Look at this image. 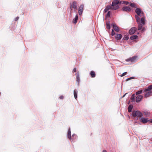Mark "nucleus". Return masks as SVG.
<instances>
[{
    "instance_id": "nucleus-1",
    "label": "nucleus",
    "mask_w": 152,
    "mask_h": 152,
    "mask_svg": "<svg viewBox=\"0 0 152 152\" xmlns=\"http://www.w3.org/2000/svg\"><path fill=\"white\" fill-rule=\"evenodd\" d=\"M135 12L137 15H135V18L138 24V30H140L142 28V26L145 24V18L144 16V13L141 11L140 8H137Z\"/></svg>"
},
{
    "instance_id": "nucleus-2",
    "label": "nucleus",
    "mask_w": 152,
    "mask_h": 152,
    "mask_svg": "<svg viewBox=\"0 0 152 152\" xmlns=\"http://www.w3.org/2000/svg\"><path fill=\"white\" fill-rule=\"evenodd\" d=\"M121 2L119 0H114L113 1L110 7L111 9L113 10H116L119 8V5H120Z\"/></svg>"
},
{
    "instance_id": "nucleus-3",
    "label": "nucleus",
    "mask_w": 152,
    "mask_h": 152,
    "mask_svg": "<svg viewBox=\"0 0 152 152\" xmlns=\"http://www.w3.org/2000/svg\"><path fill=\"white\" fill-rule=\"evenodd\" d=\"M152 85L149 86L148 87L145 88L144 90V91L146 92L145 94V96L146 97H148L152 95Z\"/></svg>"
},
{
    "instance_id": "nucleus-4",
    "label": "nucleus",
    "mask_w": 152,
    "mask_h": 152,
    "mask_svg": "<svg viewBox=\"0 0 152 152\" xmlns=\"http://www.w3.org/2000/svg\"><path fill=\"white\" fill-rule=\"evenodd\" d=\"M140 121L143 124H146L148 122H149V119L148 118L145 117H142L140 119Z\"/></svg>"
},
{
    "instance_id": "nucleus-5",
    "label": "nucleus",
    "mask_w": 152,
    "mask_h": 152,
    "mask_svg": "<svg viewBox=\"0 0 152 152\" xmlns=\"http://www.w3.org/2000/svg\"><path fill=\"white\" fill-rule=\"evenodd\" d=\"M137 56H133L131 58L126 59V61L127 62L131 61V62L134 63L136 61Z\"/></svg>"
},
{
    "instance_id": "nucleus-6",
    "label": "nucleus",
    "mask_w": 152,
    "mask_h": 152,
    "mask_svg": "<svg viewBox=\"0 0 152 152\" xmlns=\"http://www.w3.org/2000/svg\"><path fill=\"white\" fill-rule=\"evenodd\" d=\"M137 30V28L135 27L132 28L129 31V33L130 34H134Z\"/></svg>"
},
{
    "instance_id": "nucleus-7",
    "label": "nucleus",
    "mask_w": 152,
    "mask_h": 152,
    "mask_svg": "<svg viewBox=\"0 0 152 152\" xmlns=\"http://www.w3.org/2000/svg\"><path fill=\"white\" fill-rule=\"evenodd\" d=\"M142 98L143 96L142 95H137L136 98V102L137 103L140 102L142 99Z\"/></svg>"
},
{
    "instance_id": "nucleus-8",
    "label": "nucleus",
    "mask_w": 152,
    "mask_h": 152,
    "mask_svg": "<svg viewBox=\"0 0 152 152\" xmlns=\"http://www.w3.org/2000/svg\"><path fill=\"white\" fill-rule=\"evenodd\" d=\"M77 3L76 1H74L72 4L70 6V8L71 10H72V8H74L75 9L77 10V5H76Z\"/></svg>"
},
{
    "instance_id": "nucleus-9",
    "label": "nucleus",
    "mask_w": 152,
    "mask_h": 152,
    "mask_svg": "<svg viewBox=\"0 0 152 152\" xmlns=\"http://www.w3.org/2000/svg\"><path fill=\"white\" fill-rule=\"evenodd\" d=\"M84 8V5L81 4L80 6L78 9V12L80 15H81L83 12Z\"/></svg>"
},
{
    "instance_id": "nucleus-10",
    "label": "nucleus",
    "mask_w": 152,
    "mask_h": 152,
    "mask_svg": "<svg viewBox=\"0 0 152 152\" xmlns=\"http://www.w3.org/2000/svg\"><path fill=\"white\" fill-rule=\"evenodd\" d=\"M122 10L123 11L129 12L131 11V9L129 7L125 6L123 7Z\"/></svg>"
},
{
    "instance_id": "nucleus-11",
    "label": "nucleus",
    "mask_w": 152,
    "mask_h": 152,
    "mask_svg": "<svg viewBox=\"0 0 152 152\" xmlns=\"http://www.w3.org/2000/svg\"><path fill=\"white\" fill-rule=\"evenodd\" d=\"M122 36L120 34H115V39L117 40H119L122 38Z\"/></svg>"
},
{
    "instance_id": "nucleus-12",
    "label": "nucleus",
    "mask_w": 152,
    "mask_h": 152,
    "mask_svg": "<svg viewBox=\"0 0 152 152\" xmlns=\"http://www.w3.org/2000/svg\"><path fill=\"white\" fill-rule=\"evenodd\" d=\"M113 29H114V30L115 31H116L117 32L119 31V29L118 27L115 24H113Z\"/></svg>"
},
{
    "instance_id": "nucleus-13",
    "label": "nucleus",
    "mask_w": 152,
    "mask_h": 152,
    "mask_svg": "<svg viewBox=\"0 0 152 152\" xmlns=\"http://www.w3.org/2000/svg\"><path fill=\"white\" fill-rule=\"evenodd\" d=\"M110 9H111V7L110 5H108L106 6L104 10V13H106Z\"/></svg>"
},
{
    "instance_id": "nucleus-14",
    "label": "nucleus",
    "mask_w": 152,
    "mask_h": 152,
    "mask_svg": "<svg viewBox=\"0 0 152 152\" xmlns=\"http://www.w3.org/2000/svg\"><path fill=\"white\" fill-rule=\"evenodd\" d=\"M67 136L68 138L71 140V132L70 128H69V129L67 133Z\"/></svg>"
},
{
    "instance_id": "nucleus-15",
    "label": "nucleus",
    "mask_w": 152,
    "mask_h": 152,
    "mask_svg": "<svg viewBox=\"0 0 152 152\" xmlns=\"http://www.w3.org/2000/svg\"><path fill=\"white\" fill-rule=\"evenodd\" d=\"M135 94H133L131 96L130 101L132 102H134L135 101Z\"/></svg>"
},
{
    "instance_id": "nucleus-16",
    "label": "nucleus",
    "mask_w": 152,
    "mask_h": 152,
    "mask_svg": "<svg viewBox=\"0 0 152 152\" xmlns=\"http://www.w3.org/2000/svg\"><path fill=\"white\" fill-rule=\"evenodd\" d=\"M78 19V15H76L75 17V18L73 20V22L74 23H76L77 22V20Z\"/></svg>"
},
{
    "instance_id": "nucleus-17",
    "label": "nucleus",
    "mask_w": 152,
    "mask_h": 152,
    "mask_svg": "<svg viewBox=\"0 0 152 152\" xmlns=\"http://www.w3.org/2000/svg\"><path fill=\"white\" fill-rule=\"evenodd\" d=\"M77 91L76 89H75L74 91V95L75 98V99H77Z\"/></svg>"
},
{
    "instance_id": "nucleus-18",
    "label": "nucleus",
    "mask_w": 152,
    "mask_h": 152,
    "mask_svg": "<svg viewBox=\"0 0 152 152\" xmlns=\"http://www.w3.org/2000/svg\"><path fill=\"white\" fill-rule=\"evenodd\" d=\"M133 107V106L132 105H129L128 108V110L129 112L130 113L131 112Z\"/></svg>"
},
{
    "instance_id": "nucleus-19",
    "label": "nucleus",
    "mask_w": 152,
    "mask_h": 152,
    "mask_svg": "<svg viewBox=\"0 0 152 152\" xmlns=\"http://www.w3.org/2000/svg\"><path fill=\"white\" fill-rule=\"evenodd\" d=\"M138 37V36L136 35L132 36L130 37V39L131 40H133L136 39Z\"/></svg>"
},
{
    "instance_id": "nucleus-20",
    "label": "nucleus",
    "mask_w": 152,
    "mask_h": 152,
    "mask_svg": "<svg viewBox=\"0 0 152 152\" xmlns=\"http://www.w3.org/2000/svg\"><path fill=\"white\" fill-rule=\"evenodd\" d=\"M92 77H95L96 74L94 72L92 71L90 73Z\"/></svg>"
},
{
    "instance_id": "nucleus-21",
    "label": "nucleus",
    "mask_w": 152,
    "mask_h": 152,
    "mask_svg": "<svg viewBox=\"0 0 152 152\" xmlns=\"http://www.w3.org/2000/svg\"><path fill=\"white\" fill-rule=\"evenodd\" d=\"M76 79L77 81L78 82V85H79V83L80 81V78L79 77V75L78 74L76 76Z\"/></svg>"
},
{
    "instance_id": "nucleus-22",
    "label": "nucleus",
    "mask_w": 152,
    "mask_h": 152,
    "mask_svg": "<svg viewBox=\"0 0 152 152\" xmlns=\"http://www.w3.org/2000/svg\"><path fill=\"white\" fill-rule=\"evenodd\" d=\"M106 27L108 29H109L110 28V22H107L106 23Z\"/></svg>"
},
{
    "instance_id": "nucleus-23",
    "label": "nucleus",
    "mask_w": 152,
    "mask_h": 152,
    "mask_svg": "<svg viewBox=\"0 0 152 152\" xmlns=\"http://www.w3.org/2000/svg\"><path fill=\"white\" fill-rule=\"evenodd\" d=\"M130 5L132 7L136 8L137 7L136 4L134 3H131L130 4Z\"/></svg>"
},
{
    "instance_id": "nucleus-24",
    "label": "nucleus",
    "mask_w": 152,
    "mask_h": 152,
    "mask_svg": "<svg viewBox=\"0 0 152 152\" xmlns=\"http://www.w3.org/2000/svg\"><path fill=\"white\" fill-rule=\"evenodd\" d=\"M132 114H142V113L139 111H136L134 113H133Z\"/></svg>"
},
{
    "instance_id": "nucleus-25",
    "label": "nucleus",
    "mask_w": 152,
    "mask_h": 152,
    "mask_svg": "<svg viewBox=\"0 0 152 152\" xmlns=\"http://www.w3.org/2000/svg\"><path fill=\"white\" fill-rule=\"evenodd\" d=\"M142 92V91L141 90L138 91L136 92V94L137 95H138V94H141Z\"/></svg>"
},
{
    "instance_id": "nucleus-26",
    "label": "nucleus",
    "mask_w": 152,
    "mask_h": 152,
    "mask_svg": "<svg viewBox=\"0 0 152 152\" xmlns=\"http://www.w3.org/2000/svg\"><path fill=\"white\" fill-rule=\"evenodd\" d=\"M111 14V12L110 11H108L107 13V14L106 17H110V15Z\"/></svg>"
},
{
    "instance_id": "nucleus-27",
    "label": "nucleus",
    "mask_w": 152,
    "mask_h": 152,
    "mask_svg": "<svg viewBox=\"0 0 152 152\" xmlns=\"http://www.w3.org/2000/svg\"><path fill=\"white\" fill-rule=\"evenodd\" d=\"M77 136L76 134H73L72 135V138H71V140L72 139V138L74 139H75L77 138Z\"/></svg>"
},
{
    "instance_id": "nucleus-28",
    "label": "nucleus",
    "mask_w": 152,
    "mask_h": 152,
    "mask_svg": "<svg viewBox=\"0 0 152 152\" xmlns=\"http://www.w3.org/2000/svg\"><path fill=\"white\" fill-rule=\"evenodd\" d=\"M133 117H135L136 116L137 117H141L143 115H132Z\"/></svg>"
},
{
    "instance_id": "nucleus-29",
    "label": "nucleus",
    "mask_w": 152,
    "mask_h": 152,
    "mask_svg": "<svg viewBox=\"0 0 152 152\" xmlns=\"http://www.w3.org/2000/svg\"><path fill=\"white\" fill-rule=\"evenodd\" d=\"M129 39V37L128 36H125L124 38L123 39L124 40H127Z\"/></svg>"
},
{
    "instance_id": "nucleus-30",
    "label": "nucleus",
    "mask_w": 152,
    "mask_h": 152,
    "mask_svg": "<svg viewBox=\"0 0 152 152\" xmlns=\"http://www.w3.org/2000/svg\"><path fill=\"white\" fill-rule=\"evenodd\" d=\"M140 30H141V31L142 32H144L145 30V28L144 27L142 28V26Z\"/></svg>"
},
{
    "instance_id": "nucleus-31",
    "label": "nucleus",
    "mask_w": 152,
    "mask_h": 152,
    "mask_svg": "<svg viewBox=\"0 0 152 152\" xmlns=\"http://www.w3.org/2000/svg\"><path fill=\"white\" fill-rule=\"evenodd\" d=\"M115 34V32H114V30H113V29H112V32H111V35H112V36H113Z\"/></svg>"
},
{
    "instance_id": "nucleus-32",
    "label": "nucleus",
    "mask_w": 152,
    "mask_h": 152,
    "mask_svg": "<svg viewBox=\"0 0 152 152\" xmlns=\"http://www.w3.org/2000/svg\"><path fill=\"white\" fill-rule=\"evenodd\" d=\"M134 77H132L127 79L126 80H129L130 79H134Z\"/></svg>"
},
{
    "instance_id": "nucleus-33",
    "label": "nucleus",
    "mask_w": 152,
    "mask_h": 152,
    "mask_svg": "<svg viewBox=\"0 0 152 152\" xmlns=\"http://www.w3.org/2000/svg\"><path fill=\"white\" fill-rule=\"evenodd\" d=\"M127 73V72H125L123 73L122 74V75H121V77H122L123 76H124L126 75V74Z\"/></svg>"
},
{
    "instance_id": "nucleus-34",
    "label": "nucleus",
    "mask_w": 152,
    "mask_h": 152,
    "mask_svg": "<svg viewBox=\"0 0 152 152\" xmlns=\"http://www.w3.org/2000/svg\"><path fill=\"white\" fill-rule=\"evenodd\" d=\"M144 114H150V113H148V112L147 111H145L144 112Z\"/></svg>"
},
{
    "instance_id": "nucleus-35",
    "label": "nucleus",
    "mask_w": 152,
    "mask_h": 152,
    "mask_svg": "<svg viewBox=\"0 0 152 152\" xmlns=\"http://www.w3.org/2000/svg\"><path fill=\"white\" fill-rule=\"evenodd\" d=\"M19 17H17L15 19V20L17 21L18 20Z\"/></svg>"
},
{
    "instance_id": "nucleus-36",
    "label": "nucleus",
    "mask_w": 152,
    "mask_h": 152,
    "mask_svg": "<svg viewBox=\"0 0 152 152\" xmlns=\"http://www.w3.org/2000/svg\"><path fill=\"white\" fill-rule=\"evenodd\" d=\"M59 98L61 99H62L64 98V96H60Z\"/></svg>"
},
{
    "instance_id": "nucleus-37",
    "label": "nucleus",
    "mask_w": 152,
    "mask_h": 152,
    "mask_svg": "<svg viewBox=\"0 0 152 152\" xmlns=\"http://www.w3.org/2000/svg\"><path fill=\"white\" fill-rule=\"evenodd\" d=\"M149 122L150 124L152 123V119H149Z\"/></svg>"
},
{
    "instance_id": "nucleus-38",
    "label": "nucleus",
    "mask_w": 152,
    "mask_h": 152,
    "mask_svg": "<svg viewBox=\"0 0 152 152\" xmlns=\"http://www.w3.org/2000/svg\"><path fill=\"white\" fill-rule=\"evenodd\" d=\"M76 68H75L73 71H72V72H76Z\"/></svg>"
},
{
    "instance_id": "nucleus-39",
    "label": "nucleus",
    "mask_w": 152,
    "mask_h": 152,
    "mask_svg": "<svg viewBox=\"0 0 152 152\" xmlns=\"http://www.w3.org/2000/svg\"><path fill=\"white\" fill-rule=\"evenodd\" d=\"M125 3L126 5H127V4H129V2L128 1H125Z\"/></svg>"
},
{
    "instance_id": "nucleus-40",
    "label": "nucleus",
    "mask_w": 152,
    "mask_h": 152,
    "mask_svg": "<svg viewBox=\"0 0 152 152\" xmlns=\"http://www.w3.org/2000/svg\"><path fill=\"white\" fill-rule=\"evenodd\" d=\"M102 152H107V151L105 150H104Z\"/></svg>"
},
{
    "instance_id": "nucleus-41",
    "label": "nucleus",
    "mask_w": 152,
    "mask_h": 152,
    "mask_svg": "<svg viewBox=\"0 0 152 152\" xmlns=\"http://www.w3.org/2000/svg\"><path fill=\"white\" fill-rule=\"evenodd\" d=\"M126 93L122 97H124L126 95Z\"/></svg>"
},
{
    "instance_id": "nucleus-42",
    "label": "nucleus",
    "mask_w": 152,
    "mask_h": 152,
    "mask_svg": "<svg viewBox=\"0 0 152 152\" xmlns=\"http://www.w3.org/2000/svg\"><path fill=\"white\" fill-rule=\"evenodd\" d=\"M127 117H128V118H130V116L129 115H127Z\"/></svg>"
}]
</instances>
